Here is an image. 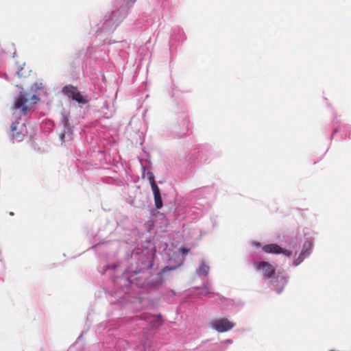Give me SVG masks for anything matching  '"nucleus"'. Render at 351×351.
Segmentation results:
<instances>
[{
  "instance_id": "1",
  "label": "nucleus",
  "mask_w": 351,
  "mask_h": 351,
  "mask_svg": "<svg viewBox=\"0 0 351 351\" xmlns=\"http://www.w3.org/2000/svg\"><path fill=\"white\" fill-rule=\"evenodd\" d=\"M29 99L30 98L27 97V94L26 93L21 92L14 104V114H16L17 110H21V116L26 115L27 111L29 110L27 104Z\"/></svg>"
},
{
  "instance_id": "2",
  "label": "nucleus",
  "mask_w": 351,
  "mask_h": 351,
  "mask_svg": "<svg viewBox=\"0 0 351 351\" xmlns=\"http://www.w3.org/2000/svg\"><path fill=\"white\" fill-rule=\"evenodd\" d=\"M255 268L258 271H262L265 278H272L276 272L274 266L267 261H259L255 264Z\"/></svg>"
},
{
  "instance_id": "3",
  "label": "nucleus",
  "mask_w": 351,
  "mask_h": 351,
  "mask_svg": "<svg viewBox=\"0 0 351 351\" xmlns=\"http://www.w3.org/2000/svg\"><path fill=\"white\" fill-rule=\"evenodd\" d=\"M62 93L67 97L72 98L73 100L77 101L80 104H85L86 100L83 96L78 91L76 87L73 86H66L62 89Z\"/></svg>"
},
{
  "instance_id": "4",
  "label": "nucleus",
  "mask_w": 351,
  "mask_h": 351,
  "mask_svg": "<svg viewBox=\"0 0 351 351\" xmlns=\"http://www.w3.org/2000/svg\"><path fill=\"white\" fill-rule=\"evenodd\" d=\"M212 325L217 331L223 332L232 329L235 324L226 318H222L214 320Z\"/></svg>"
},
{
  "instance_id": "5",
  "label": "nucleus",
  "mask_w": 351,
  "mask_h": 351,
  "mask_svg": "<svg viewBox=\"0 0 351 351\" xmlns=\"http://www.w3.org/2000/svg\"><path fill=\"white\" fill-rule=\"evenodd\" d=\"M263 250L268 254H283L287 256H290L291 255V252L287 250L286 249H283L280 247L278 245L275 243L267 244L263 247Z\"/></svg>"
},
{
  "instance_id": "6",
  "label": "nucleus",
  "mask_w": 351,
  "mask_h": 351,
  "mask_svg": "<svg viewBox=\"0 0 351 351\" xmlns=\"http://www.w3.org/2000/svg\"><path fill=\"white\" fill-rule=\"evenodd\" d=\"M11 130L12 132V136L16 138L21 139L23 137L22 131L19 126V123L15 121L11 125Z\"/></svg>"
},
{
  "instance_id": "7",
  "label": "nucleus",
  "mask_w": 351,
  "mask_h": 351,
  "mask_svg": "<svg viewBox=\"0 0 351 351\" xmlns=\"http://www.w3.org/2000/svg\"><path fill=\"white\" fill-rule=\"evenodd\" d=\"M155 206L157 209H160L162 207V201L160 195H154Z\"/></svg>"
},
{
  "instance_id": "8",
  "label": "nucleus",
  "mask_w": 351,
  "mask_h": 351,
  "mask_svg": "<svg viewBox=\"0 0 351 351\" xmlns=\"http://www.w3.org/2000/svg\"><path fill=\"white\" fill-rule=\"evenodd\" d=\"M209 271V267L202 262L199 267V272L204 276L207 275Z\"/></svg>"
},
{
  "instance_id": "9",
  "label": "nucleus",
  "mask_w": 351,
  "mask_h": 351,
  "mask_svg": "<svg viewBox=\"0 0 351 351\" xmlns=\"http://www.w3.org/2000/svg\"><path fill=\"white\" fill-rule=\"evenodd\" d=\"M154 195H160V189L156 183L151 186Z\"/></svg>"
},
{
  "instance_id": "10",
  "label": "nucleus",
  "mask_w": 351,
  "mask_h": 351,
  "mask_svg": "<svg viewBox=\"0 0 351 351\" xmlns=\"http://www.w3.org/2000/svg\"><path fill=\"white\" fill-rule=\"evenodd\" d=\"M154 195H160V189L156 183L151 186Z\"/></svg>"
},
{
  "instance_id": "11",
  "label": "nucleus",
  "mask_w": 351,
  "mask_h": 351,
  "mask_svg": "<svg viewBox=\"0 0 351 351\" xmlns=\"http://www.w3.org/2000/svg\"><path fill=\"white\" fill-rule=\"evenodd\" d=\"M304 260V257L302 256V254H301L299 257L295 259L293 262V264L295 265V266H298L301 262H302Z\"/></svg>"
},
{
  "instance_id": "12",
  "label": "nucleus",
  "mask_w": 351,
  "mask_h": 351,
  "mask_svg": "<svg viewBox=\"0 0 351 351\" xmlns=\"http://www.w3.org/2000/svg\"><path fill=\"white\" fill-rule=\"evenodd\" d=\"M147 179H148L151 186L152 184H156L155 179H154V176L153 173H150V176H149L147 178Z\"/></svg>"
},
{
  "instance_id": "13",
  "label": "nucleus",
  "mask_w": 351,
  "mask_h": 351,
  "mask_svg": "<svg viewBox=\"0 0 351 351\" xmlns=\"http://www.w3.org/2000/svg\"><path fill=\"white\" fill-rule=\"evenodd\" d=\"M208 293H210V291H209V289L207 287H204L202 289V291L200 293L201 295H208Z\"/></svg>"
},
{
  "instance_id": "14",
  "label": "nucleus",
  "mask_w": 351,
  "mask_h": 351,
  "mask_svg": "<svg viewBox=\"0 0 351 351\" xmlns=\"http://www.w3.org/2000/svg\"><path fill=\"white\" fill-rule=\"evenodd\" d=\"M189 249L187 248H184V247H182L181 248V252L183 253V254H186L187 252H189Z\"/></svg>"
},
{
  "instance_id": "15",
  "label": "nucleus",
  "mask_w": 351,
  "mask_h": 351,
  "mask_svg": "<svg viewBox=\"0 0 351 351\" xmlns=\"http://www.w3.org/2000/svg\"><path fill=\"white\" fill-rule=\"evenodd\" d=\"M64 137H65V134H61L60 138H61L62 142H64Z\"/></svg>"
},
{
  "instance_id": "16",
  "label": "nucleus",
  "mask_w": 351,
  "mask_h": 351,
  "mask_svg": "<svg viewBox=\"0 0 351 351\" xmlns=\"http://www.w3.org/2000/svg\"><path fill=\"white\" fill-rule=\"evenodd\" d=\"M32 99H38V97L36 96V95H33L32 97H31Z\"/></svg>"
},
{
  "instance_id": "17",
  "label": "nucleus",
  "mask_w": 351,
  "mask_h": 351,
  "mask_svg": "<svg viewBox=\"0 0 351 351\" xmlns=\"http://www.w3.org/2000/svg\"><path fill=\"white\" fill-rule=\"evenodd\" d=\"M150 173H152V171H148L146 173L147 178H148L149 176H150Z\"/></svg>"
},
{
  "instance_id": "18",
  "label": "nucleus",
  "mask_w": 351,
  "mask_h": 351,
  "mask_svg": "<svg viewBox=\"0 0 351 351\" xmlns=\"http://www.w3.org/2000/svg\"><path fill=\"white\" fill-rule=\"evenodd\" d=\"M21 71H17V74L19 77H21V75L20 73Z\"/></svg>"
}]
</instances>
